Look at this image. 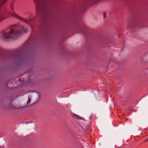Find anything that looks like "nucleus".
<instances>
[{
	"mask_svg": "<svg viewBox=\"0 0 148 148\" xmlns=\"http://www.w3.org/2000/svg\"><path fill=\"white\" fill-rule=\"evenodd\" d=\"M31 101V99H30V98L28 99V101H27V104L29 103H30Z\"/></svg>",
	"mask_w": 148,
	"mask_h": 148,
	"instance_id": "obj_3",
	"label": "nucleus"
},
{
	"mask_svg": "<svg viewBox=\"0 0 148 148\" xmlns=\"http://www.w3.org/2000/svg\"><path fill=\"white\" fill-rule=\"evenodd\" d=\"M14 32L12 29L9 32V33H5L4 34L3 36L4 38L5 39H8L10 38L9 34H11L13 33Z\"/></svg>",
	"mask_w": 148,
	"mask_h": 148,
	"instance_id": "obj_1",
	"label": "nucleus"
},
{
	"mask_svg": "<svg viewBox=\"0 0 148 148\" xmlns=\"http://www.w3.org/2000/svg\"><path fill=\"white\" fill-rule=\"evenodd\" d=\"M23 78H20L19 79V81H22V79H23Z\"/></svg>",
	"mask_w": 148,
	"mask_h": 148,
	"instance_id": "obj_5",
	"label": "nucleus"
},
{
	"mask_svg": "<svg viewBox=\"0 0 148 148\" xmlns=\"http://www.w3.org/2000/svg\"><path fill=\"white\" fill-rule=\"evenodd\" d=\"M103 17H104V18H105L106 17V12L104 13V14H103Z\"/></svg>",
	"mask_w": 148,
	"mask_h": 148,
	"instance_id": "obj_4",
	"label": "nucleus"
},
{
	"mask_svg": "<svg viewBox=\"0 0 148 148\" xmlns=\"http://www.w3.org/2000/svg\"><path fill=\"white\" fill-rule=\"evenodd\" d=\"M148 140H146V141H145V142H146V141H148Z\"/></svg>",
	"mask_w": 148,
	"mask_h": 148,
	"instance_id": "obj_7",
	"label": "nucleus"
},
{
	"mask_svg": "<svg viewBox=\"0 0 148 148\" xmlns=\"http://www.w3.org/2000/svg\"><path fill=\"white\" fill-rule=\"evenodd\" d=\"M15 16L16 18H18L19 19H20V20H21V19H22V18L21 17H20V16H18L17 15H16Z\"/></svg>",
	"mask_w": 148,
	"mask_h": 148,
	"instance_id": "obj_2",
	"label": "nucleus"
},
{
	"mask_svg": "<svg viewBox=\"0 0 148 148\" xmlns=\"http://www.w3.org/2000/svg\"><path fill=\"white\" fill-rule=\"evenodd\" d=\"M36 0H34V1H35V2L36 3Z\"/></svg>",
	"mask_w": 148,
	"mask_h": 148,
	"instance_id": "obj_6",
	"label": "nucleus"
}]
</instances>
